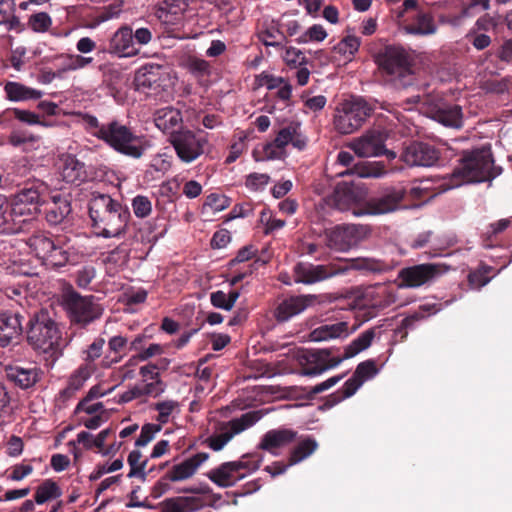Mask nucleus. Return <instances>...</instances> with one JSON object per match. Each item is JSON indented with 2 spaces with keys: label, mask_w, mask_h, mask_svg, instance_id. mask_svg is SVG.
Here are the masks:
<instances>
[{
  "label": "nucleus",
  "mask_w": 512,
  "mask_h": 512,
  "mask_svg": "<svg viewBox=\"0 0 512 512\" xmlns=\"http://www.w3.org/2000/svg\"><path fill=\"white\" fill-rule=\"evenodd\" d=\"M386 268L384 262L375 258L358 257L344 258L335 263L314 265L311 263H298L294 266V280L296 283L314 284L328 278L344 275L351 270L364 273L382 272Z\"/></svg>",
  "instance_id": "1"
},
{
  "label": "nucleus",
  "mask_w": 512,
  "mask_h": 512,
  "mask_svg": "<svg viewBox=\"0 0 512 512\" xmlns=\"http://www.w3.org/2000/svg\"><path fill=\"white\" fill-rule=\"evenodd\" d=\"M89 215L98 234L104 238L118 237L130 219L128 208L108 194L94 193L89 201Z\"/></svg>",
  "instance_id": "2"
},
{
  "label": "nucleus",
  "mask_w": 512,
  "mask_h": 512,
  "mask_svg": "<svg viewBox=\"0 0 512 512\" xmlns=\"http://www.w3.org/2000/svg\"><path fill=\"white\" fill-rule=\"evenodd\" d=\"M502 173V168L494 165L490 148H481L466 154L450 176L452 182L464 183L491 181Z\"/></svg>",
  "instance_id": "3"
},
{
  "label": "nucleus",
  "mask_w": 512,
  "mask_h": 512,
  "mask_svg": "<svg viewBox=\"0 0 512 512\" xmlns=\"http://www.w3.org/2000/svg\"><path fill=\"white\" fill-rule=\"evenodd\" d=\"M101 140L115 151L138 159L150 147L144 136L136 135L132 129L117 120L106 123V130L101 132Z\"/></svg>",
  "instance_id": "4"
},
{
  "label": "nucleus",
  "mask_w": 512,
  "mask_h": 512,
  "mask_svg": "<svg viewBox=\"0 0 512 512\" xmlns=\"http://www.w3.org/2000/svg\"><path fill=\"white\" fill-rule=\"evenodd\" d=\"M373 107L362 97L341 100L334 109L333 127L341 135L359 130L371 116Z\"/></svg>",
  "instance_id": "5"
},
{
  "label": "nucleus",
  "mask_w": 512,
  "mask_h": 512,
  "mask_svg": "<svg viewBox=\"0 0 512 512\" xmlns=\"http://www.w3.org/2000/svg\"><path fill=\"white\" fill-rule=\"evenodd\" d=\"M375 62L382 71L392 76L395 85L407 87L413 83L411 60L403 48L386 46L375 55Z\"/></svg>",
  "instance_id": "6"
},
{
  "label": "nucleus",
  "mask_w": 512,
  "mask_h": 512,
  "mask_svg": "<svg viewBox=\"0 0 512 512\" xmlns=\"http://www.w3.org/2000/svg\"><path fill=\"white\" fill-rule=\"evenodd\" d=\"M407 102L419 105L423 113L444 126L453 128L462 126V108L459 105L445 103L439 95H416L409 98Z\"/></svg>",
  "instance_id": "7"
},
{
  "label": "nucleus",
  "mask_w": 512,
  "mask_h": 512,
  "mask_svg": "<svg viewBox=\"0 0 512 512\" xmlns=\"http://www.w3.org/2000/svg\"><path fill=\"white\" fill-rule=\"evenodd\" d=\"M261 417L260 411H249L229 421L218 422L214 433L206 439L207 446L213 451L222 450L236 435L255 425Z\"/></svg>",
  "instance_id": "8"
},
{
  "label": "nucleus",
  "mask_w": 512,
  "mask_h": 512,
  "mask_svg": "<svg viewBox=\"0 0 512 512\" xmlns=\"http://www.w3.org/2000/svg\"><path fill=\"white\" fill-rule=\"evenodd\" d=\"M27 338L34 349L44 353L57 345L60 338L59 330L48 311L40 310L30 319Z\"/></svg>",
  "instance_id": "9"
},
{
  "label": "nucleus",
  "mask_w": 512,
  "mask_h": 512,
  "mask_svg": "<svg viewBox=\"0 0 512 512\" xmlns=\"http://www.w3.org/2000/svg\"><path fill=\"white\" fill-rule=\"evenodd\" d=\"M262 459L244 455L240 460L225 462L208 473V478L222 488L232 487L236 482L256 471Z\"/></svg>",
  "instance_id": "10"
},
{
  "label": "nucleus",
  "mask_w": 512,
  "mask_h": 512,
  "mask_svg": "<svg viewBox=\"0 0 512 512\" xmlns=\"http://www.w3.org/2000/svg\"><path fill=\"white\" fill-rule=\"evenodd\" d=\"M369 229L363 225H338L326 231V245L337 252H347L364 241Z\"/></svg>",
  "instance_id": "11"
},
{
  "label": "nucleus",
  "mask_w": 512,
  "mask_h": 512,
  "mask_svg": "<svg viewBox=\"0 0 512 512\" xmlns=\"http://www.w3.org/2000/svg\"><path fill=\"white\" fill-rule=\"evenodd\" d=\"M65 306L71 322L82 326L96 320L103 312L94 296H81L75 292L66 296Z\"/></svg>",
  "instance_id": "12"
},
{
  "label": "nucleus",
  "mask_w": 512,
  "mask_h": 512,
  "mask_svg": "<svg viewBox=\"0 0 512 512\" xmlns=\"http://www.w3.org/2000/svg\"><path fill=\"white\" fill-rule=\"evenodd\" d=\"M297 358L302 367V374L306 376L321 375L343 362V358H340V355H333L330 349L303 350Z\"/></svg>",
  "instance_id": "13"
},
{
  "label": "nucleus",
  "mask_w": 512,
  "mask_h": 512,
  "mask_svg": "<svg viewBox=\"0 0 512 512\" xmlns=\"http://www.w3.org/2000/svg\"><path fill=\"white\" fill-rule=\"evenodd\" d=\"M386 133L380 129H370L354 138L348 147L359 157L369 158L387 155L395 158V153L385 148Z\"/></svg>",
  "instance_id": "14"
},
{
  "label": "nucleus",
  "mask_w": 512,
  "mask_h": 512,
  "mask_svg": "<svg viewBox=\"0 0 512 512\" xmlns=\"http://www.w3.org/2000/svg\"><path fill=\"white\" fill-rule=\"evenodd\" d=\"M171 81L170 70L167 66L148 63L140 67L134 77V85L138 91L148 92L165 89Z\"/></svg>",
  "instance_id": "15"
},
{
  "label": "nucleus",
  "mask_w": 512,
  "mask_h": 512,
  "mask_svg": "<svg viewBox=\"0 0 512 512\" xmlns=\"http://www.w3.org/2000/svg\"><path fill=\"white\" fill-rule=\"evenodd\" d=\"M170 143L181 161L191 163L204 153L207 139L184 129L174 134Z\"/></svg>",
  "instance_id": "16"
},
{
  "label": "nucleus",
  "mask_w": 512,
  "mask_h": 512,
  "mask_svg": "<svg viewBox=\"0 0 512 512\" xmlns=\"http://www.w3.org/2000/svg\"><path fill=\"white\" fill-rule=\"evenodd\" d=\"M306 143V138L301 133L300 123L292 122L279 130L274 141L265 145L264 152L268 159H276L282 156L283 150L288 144L302 150Z\"/></svg>",
  "instance_id": "17"
},
{
  "label": "nucleus",
  "mask_w": 512,
  "mask_h": 512,
  "mask_svg": "<svg viewBox=\"0 0 512 512\" xmlns=\"http://www.w3.org/2000/svg\"><path fill=\"white\" fill-rule=\"evenodd\" d=\"M208 457V453L200 452L173 465L156 484L155 489H165L168 482H180L191 478Z\"/></svg>",
  "instance_id": "18"
},
{
  "label": "nucleus",
  "mask_w": 512,
  "mask_h": 512,
  "mask_svg": "<svg viewBox=\"0 0 512 512\" xmlns=\"http://www.w3.org/2000/svg\"><path fill=\"white\" fill-rule=\"evenodd\" d=\"M377 374L378 369L374 360H366L359 363L352 377L344 383L341 390L331 396L333 398V402L339 403L342 400L353 396L365 381L372 379Z\"/></svg>",
  "instance_id": "19"
},
{
  "label": "nucleus",
  "mask_w": 512,
  "mask_h": 512,
  "mask_svg": "<svg viewBox=\"0 0 512 512\" xmlns=\"http://www.w3.org/2000/svg\"><path fill=\"white\" fill-rule=\"evenodd\" d=\"M446 271L447 267L442 264H419L402 269L399 277L405 286L414 288L434 280Z\"/></svg>",
  "instance_id": "20"
},
{
  "label": "nucleus",
  "mask_w": 512,
  "mask_h": 512,
  "mask_svg": "<svg viewBox=\"0 0 512 512\" xmlns=\"http://www.w3.org/2000/svg\"><path fill=\"white\" fill-rule=\"evenodd\" d=\"M457 187H459V181L452 182L449 175L441 177L435 176L413 182L408 193L413 199H431L438 194Z\"/></svg>",
  "instance_id": "21"
},
{
  "label": "nucleus",
  "mask_w": 512,
  "mask_h": 512,
  "mask_svg": "<svg viewBox=\"0 0 512 512\" xmlns=\"http://www.w3.org/2000/svg\"><path fill=\"white\" fill-rule=\"evenodd\" d=\"M7 379L21 389L33 387L42 376V370L33 363L5 366Z\"/></svg>",
  "instance_id": "22"
},
{
  "label": "nucleus",
  "mask_w": 512,
  "mask_h": 512,
  "mask_svg": "<svg viewBox=\"0 0 512 512\" xmlns=\"http://www.w3.org/2000/svg\"><path fill=\"white\" fill-rule=\"evenodd\" d=\"M402 160L409 166H432L439 159V152L431 145L413 142L405 147Z\"/></svg>",
  "instance_id": "23"
},
{
  "label": "nucleus",
  "mask_w": 512,
  "mask_h": 512,
  "mask_svg": "<svg viewBox=\"0 0 512 512\" xmlns=\"http://www.w3.org/2000/svg\"><path fill=\"white\" fill-rule=\"evenodd\" d=\"M315 301V295H299L289 297L279 303L274 311V317L278 322H286L292 317L303 312L307 307L314 304Z\"/></svg>",
  "instance_id": "24"
},
{
  "label": "nucleus",
  "mask_w": 512,
  "mask_h": 512,
  "mask_svg": "<svg viewBox=\"0 0 512 512\" xmlns=\"http://www.w3.org/2000/svg\"><path fill=\"white\" fill-rule=\"evenodd\" d=\"M405 192L401 189H389L379 196L371 198L367 202L370 214H385L396 211L401 207Z\"/></svg>",
  "instance_id": "25"
},
{
  "label": "nucleus",
  "mask_w": 512,
  "mask_h": 512,
  "mask_svg": "<svg viewBox=\"0 0 512 512\" xmlns=\"http://www.w3.org/2000/svg\"><path fill=\"white\" fill-rule=\"evenodd\" d=\"M297 432L288 428L272 429L267 431L259 443V448L278 455V450L294 442Z\"/></svg>",
  "instance_id": "26"
},
{
  "label": "nucleus",
  "mask_w": 512,
  "mask_h": 512,
  "mask_svg": "<svg viewBox=\"0 0 512 512\" xmlns=\"http://www.w3.org/2000/svg\"><path fill=\"white\" fill-rule=\"evenodd\" d=\"M111 53L120 57H133L139 53V47L135 46L133 30L129 26L120 27L112 36L109 44Z\"/></svg>",
  "instance_id": "27"
},
{
  "label": "nucleus",
  "mask_w": 512,
  "mask_h": 512,
  "mask_svg": "<svg viewBox=\"0 0 512 512\" xmlns=\"http://www.w3.org/2000/svg\"><path fill=\"white\" fill-rule=\"evenodd\" d=\"M154 123L156 127L165 134L170 135V139L182 129V114L180 110L174 107H163L154 114Z\"/></svg>",
  "instance_id": "28"
},
{
  "label": "nucleus",
  "mask_w": 512,
  "mask_h": 512,
  "mask_svg": "<svg viewBox=\"0 0 512 512\" xmlns=\"http://www.w3.org/2000/svg\"><path fill=\"white\" fill-rule=\"evenodd\" d=\"M72 211L71 203L66 196L52 195L46 203L45 219L49 225L56 226L65 222Z\"/></svg>",
  "instance_id": "29"
},
{
  "label": "nucleus",
  "mask_w": 512,
  "mask_h": 512,
  "mask_svg": "<svg viewBox=\"0 0 512 512\" xmlns=\"http://www.w3.org/2000/svg\"><path fill=\"white\" fill-rule=\"evenodd\" d=\"M60 162V175L66 183L79 185L87 179L85 164L75 156L64 155Z\"/></svg>",
  "instance_id": "30"
},
{
  "label": "nucleus",
  "mask_w": 512,
  "mask_h": 512,
  "mask_svg": "<svg viewBox=\"0 0 512 512\" xmlns=\"http://www.w3.org/2000/svg\"><path fill=\"white\" fill-rule=\"evenodd\" d=\"M21 333L22 324L18 314L9 311L0 313V346H8L18 339Z\"/></svg>",
  "instance_id": "31"
},
{
  "label": "nucleus",
  "mask_w": 512,
  "mask_h": 512,
  "mask_svg": "<svg viewBox=\"0 0 512 512\" xmlns=\"http://www.w3.org/2000/svg\"><path fill=\"white\" fill-rule=\"evenodd\" d=\"M358 326H354L349 331L348 323L341 321L333 324H325L315 328L310 333V339L314 342L327 341L335 338L347 337L351 332H354Z\"/></svg>",
  "instance_id": "32"
},
{
  "label": "nucleus",
  "mask_w": 512,
  "mask_h": 512,
  "mask_svg": "<svg viewBox=\"0 0 512 512\" xmlns=\"http://www.w3.org/2000/svg\"><path fill=\"white\" fill-rule=\"evenodd\" d=\"M186 0H163L156 11L157 18L164 24H176L187 9Z\"/></svg>",
  "instance_id": "33"
},
{
  "label": "nucleus",
  "mask_w": 512,
  "mask_h": 512,
  "mask_svg": "<svg viewBox=\"0 0 512 512\" xmlns=\"http://www.w3.org/2000/svg\"><path fill=\"white\" fill-rule=\"evenodd\" d=\"M55 62L58 75L63 77L68 72L86 68L93 62V58L80 54L62 53L55 57Z\"/></svg>",
  "instance_id": "34"
},
{
  "label": "nucleus",
  "mask_w": 512,
  "mask_h": 512,
  "mask_svg": "<svg viewBox=\"0 0 512 512\" xmlns=\"http://www.w3.org/2000/svg\"><path fill=\"white\" fill-rule=\"evenodd\" d=\"M95 371L88 365H80L69 377L67 386L60 391V397L66 401L72 398Z\"/></svg>",
  "instance_id": "35"
},
{
  "label": "nucleus",
  "mask_w": 512,
  "mask_h": 512,
  "mask_svg": "<svg viewBox=\"0 0 512 512\" xmlns=\"http://www.w3.org/2000/svg\"><path fill=\"white\" fill-rule=\"evenodd\" d=\"M404 29L408 34L426 36L436 33L437 25L430 13L418 11Z\"/></svg>",
  "instance_id": "36"
},
{
  "label": "nucleus",
  "mask_w": 512,
  "mask_h": 512,
  "mask_svg": "<svg viewBox=\"0 0 512 512\" xmlns=\"http://www.w3.org/2000/svg\"><path fill=\"white\" fill-rule=\"evenodd\" d=\"M6 98L11 102H22L28 100H37L43 96V92L19 82L8 81L4 86Z\"/></svg>",
  "instance_id": "37"
},
{
  "label": "nucleus",
  "mask_w": 512,
  "mask_h": 512,
  "mask_svg": "<svg viewBox=\"0 0 512 512\" xmlns=\"http://www.w3.org/2000/svg\"><path fill=\"white\" fill-rule=\"evenodd\" d=\"M46 191V186L40 182H33L19 190L13 198L28 204L38 213L39 205L42 203V195Z\"/></svg>",
  "instance_id": "38"
},
{
  "label": "nucleus",
  "mask_w": 512,
  "mask_h": 512,
  "mask_svg": "<svg viewBox=\"0 0 512 512\" xmlns=\"http://www.w3.org/2000/svg\"><path fill=\"white\" fill-rule=\"evenodd\" d=\"M201 506L202 501L198 497L179 496L165 500L161 512H194Z\"/></svg>",
  "instance_id": "39"
},
{
  "label": "nucleus",
  "mask_w": 512,
  "mask_h": 512,
  "mask_svg": "<svg viewBox=\"0 0 512 512\" xmlns=\"http://www.w3.org/2000/svg\"><path fill=\"white\" fill-rule=\"evenodd\" d=\"M357 175L360 178H381L386 174L385 166L382 162H362L354 165L351 169L340 172L339 176Z\"/></svg>",
  "instance_id": "40"
},
{
  "label": "nucleus",
  "mask_w": 512,
  "mask_h": 512,
  "mask_svg": "<svg viewBox=\"0 0 512 512\" xmlns=\"http://www.w3.org/2000/svg\"><path fill=\"white\" fill-rule=\"evenodd\" d=\"M376 335V329L370 328L362 332L356 339H354L349 345H347L344 349V354L340 356L343 358V361L346 359H350L360 352L368 349Z\"/></svg>",
  "instance_id": "41"
},
{
  "label": "nucleus",
  "mask_w": 512,
  "mask_h": 512,
  "mask_svg": "<svg viewBox=\"0 0 512 512\" xmlns=\"http://www.w3.org/2000/svg\"><path fill=\"white\" fill-rule=\"evenodd\" d=\"M318 448L317 441L312 437L300 438L297 445L291 450L289 465H295L312 455Z\"/></svg>",
  "instance_id": "42"
},
{
  "label": "nucleus",
  "mask_w": 512,
  "mask_h": 512,
  "mask_svg": "<svg viewBox=\"0 0 512 512\" xmlns=\"http://www.w3.org/2000/svg\"><path fill=\"white\" fill-rule=\"evenodd\" d=\"M367 296L373 299L372 305L377 308H385L396 303L395 290L388 285H377L367 292Z\"/></svg>",
  "instance_id": "43"
},
{
  "label": "nucleus",
  "mask_w": 512,
  "mask_h": 512,
  "mask_svg": "<svg viewBox=\"0 0 512 512\" xmlns=\"http://www.w3.org/2000/svg\"><path fill=\"white\" fill-rule=\"evenodd\" d=\"M9 211L12 221L17 223L20 229L22 228V223H25L28 218H32L37 214L28 204H24V202L15 198H12V202L9 204Z\"/></svg>",
  "instance_id": "44"
},
{
  "label": "nucleus",
  "mask_w": 512,
  "mask_h": 512,
  "mask_svg": "<svg viewBox=\"0 0 512 512\" xmlns=\"http://www.w3.org/2000/svg\"><path fill=\"white\" fill-rule=\"evenodd\" d=\"M56 243L45 235H35L29 239V246L32 251L35 253L37 258L42 260V262L46 259V256L54 249Z\"/></svg>",
  "instance_id": "45"
},
{
  "label": "nucleus",
  "mask_w": 512,
  "mask_h": 512,
  "mask_svg": "<svg viewBox=\"0 0 512 512\" xmlns=\"http://www.w3.org/2000/svg\"><path fill=\"white\" fill-rule=\"evenodd\" d=\"M20 231V226L11 219L9 203L0 195V234H14Z\"/></svg>",
  "instance_id": "46"
},
{
  "label": "nucleus",
  "mask_w": 512,
  "mask_h": 512,
  "mask_svg": "<svg viewBox=\"0 0 512 512\" xmlns=\"http://www.w3.org/2000/svg\"><path fill=\"white\" fill-rule=\"evenodd\" d=\"M154 409L158 412L156 420L162 424L169 422V420L180 413L179 402L175 400H164L157 402Z\"/></svg>",
  "instance_id": "47"
},
{
  "label": "nucleus",
  "mask_w": 512,
  "mask_h": 512,
  "mask_svg": "<svg viewBox=\"0 0 512 512\" xmlns=\"http://www.w3.org/2000/svg\"><path fill=\"white\" fill-rule=\"evenodd\" d=\"M239 296L240 293L236 290L229 293L218 290L211 293L210 301L214 307L229 311L233 308Z\"/></svg>",
  "instance_id": "48"
},
{
  "label": "nucleus",
  "mask_w": 512,
  "mask_h": 512,
  "mask_svg": "<svg viewBox=\"0 0 512 512\" xmlns=\"http://www.w3.org/2000/svg\"><path fill=\"white\" fill-rule=\"evenodd\" d=\"M105 340L102 337L96 338L85 350L82 351V359L84 363L82 365H88L96 371L95 360L99 359L103 353V347Z\"/></svg>",
  "instance_id": "49"
},
{
  "label": "nucleus",
  "mask_w": 512,
  "mask_h": 512,
  "mask_svg": "<svg viewBox=\"0 0 512 512\" xmlns=\"http://www.w3.org/2000/svg\"><path fill=\"white\" fill-rule=\"evenodd\" d=\"M127 462L130 466V472L128 473L129 478L139 477L145 479L148 460H142V454L139 450L131 451L128 455Z\"/></svg>",
  "instance_id": "50"
},
{
  "label": "nucleus",
  "mask_w": 512,
  "mask_h": 512,
  "mask_svg": "<svg viewBox=\"0 0 512 512\" xmlns=\"http://www.w3.org/2000/svg\"><path fill=\"white\" fill-rule=\"evenodd\" d=\"M61 495L57 484L51 480L44 481L36 490L35 502L37 504H43L46 501L57 498Z\"/></svg>",
  "instance_id": "51"
},
{
  "label": "nucleus",
  "mask_w": 512,
  "mask_h": 512,
  "mask_svg": "<svg viewBox=\"0 0 512 512\" xmlns=\"http://www.w3.org/2000/svg\"><path fill=\"white\" fill-rule=\"evenodd\" d=\"M28 26L36 33H45L52 26V19L46 12L35 13L29 17Z\"/></svg>",
  "instance_id": "52"
},
{
  "label": "nucleus",
  "mask_w": 512,
  "mask_h": 512,
  "mask_svg": "<svg viewBox=\"0 0 512 512\" xmlns=\"http://www.w3.org/2000/svg\"><path fill=\"white\" fill-rule=\"evenodd\" d=\"M355 201L353 191L346 186L338 185L334 192V203L339 210H346Z\"/></svg>",
  "instance_id": "53"
},
{
  "label": "nucleus",
  "mask_w": 512,
  "mask_h": 512,
  "mask_svg": "<svg viewBox=\"0 0 512 512\" xmlns=\"http://www.w3.org/2000/svg\"><path fill=\"white\" fill-rule=\"evenodd\" d=\"M326 37L327 32L325 28L320 24H314L299 36L297 42L301 44H306L309 42H322Z\"/></svg>",
  "instance_id": "54"
},
{
  "label": "nucleus",
  "mask_w": 512,
  "mask_h": 512,
  "mask_svg": "<svg viewBox=\"0 0 512 512\" xmlns=\"http://www.w3.org/2000/svg\"><path fill=\"white\" fill-rule=\"evenodd\" d=\"M360 39L354 35L344 37L335 47L336 51L349 58L353 57L360 47Z\"/></svg>",
  "instance_id": "55"
},
{
  "label": "nucleus",
  "mask_w": 512,
  "mask_h": 512,
  "mask_svg": "<svg viewBox=\"0 0 512 512\" xmlns=\"http://www.w3.org/2000/svg\"><path fill=\"white\" fill-rule=\"evenodd\" d=\"M67 262L68 252L63 247L56 244L54 249L46 256L43 264L48 267L58 268L64 266Z\"/></svg>",
  "instance_id": "56"
},
{
  "label": "nucleus",
  "mask_w": 512,
  "mask_h": 512,
  "mask_svg": "<svg viewBox=\"0 0 512 512\" xmlns=\"http://www.w3.org/2000/svg\"><path fill=\"white\" fill-rule=\"evenodd\" d=\"M132 209L136 217L146 218L152 212V203L147 196L137 195L132 199Z\"/></svg>",
  "instance_id": "57"
},
{
  "label": "nucleus",
  "mask_w": 512,
  "mask_h": 512,
  "mask_svg": "<svg viewBox=\"0 0 512 512\" xmlns=\"http://www.w3.org/2000/svg\"><path fill=\"white\" fill-rule=\"evenodd\" d=\"M477 7H480L481 10H488L490 8V0H471L470 3L454 17V22L460 23L463 19L474 16Z\"/></svg>",
  "instance_id": "58"
},
{
  "label": "nucleus",
  "mask_w": 512,
  "mask_h": 512,
  "mask_svg": "<svg viewBox=\"0 0 512 512\" xmlns=\"http://www.w3.org/2000/svg\"><path fill=\"white\" fill-rule=\"evenodd\" d=\"M283 60L288 66L294 68L304 66L308 62L304 53L295 47H288L285 49Z\"/></svg>",
  "instance_id": "59"
},
{
  "label": "nucleus",
  "mask_w": 512,
  "mask_h": 512,
  "mask_svg": "<svg viewBox=\"0 0 512 512\" xmlns=\"http://www.w3.org/2000/svg\"><path fill=\"white\" fill-rule=\"evenodd\" d=\"M269 181L270 176L266 173H251L246 177L245 186L251 191H261Z\"/></svg>",
  "instance_id": "60"
},
{
  "label": "nucleus",
  "mask_w": 512,
  "mask_h": 512,
  "mask_svg": "<svg viewBox=\"0 0 512 512\" xmlns=\"http://www.w3.org/2000/svg\"><path fill=\"white\" fill-rule=\"evenodd\" d=\"M38 140V136H35L26 131H13L8 138L9 144H11L14 147H19L27 143H34Z\"/></svg>",
  "instance_id": "61"
},
{
  "label": "nucleus",
  "mask_w": 512,
  "mask_h": 512,
  "mask_svg": "<svg viewBox=\"0 0 512 512\" xmlns=\"http://www.w3.org/2000/svg\"><path fill=\"white\" fill-rule=\"evenodd\" d=\"M159 431L160 426L155 424H145L141 429L140 435L135 441V445L137 447L146 446L154 438L155 434Z\"/></svg>",
  "instance_id": "62"
},
{
  "label": "nucleus",
  "mask_w": 512,
  "mask_h": 512,
  "mask_svg": "<svg viewBox=\"0 0 512 512\" xmlns=\"http://www.w3.org/2000/svg\"><path fill=\"white\" fill-rule=\"evenodd\" d=\"M14 117L24 123H27L29 125H42V126H48L47 123L42 122L39 118V116L31 111L28 110H22L19 108H14L12 110Z\"/></svg>",
  "instance_id": "63"
},
{
  "label": "nucleus",
  "mask_w": 512,
  "mask_h": 512,
  "mask_svg": "<svg viewBox=\"0 0 512 512\" xmlns=\"http://www.w3.org/2000/svg\"><path fill=\"white\" fill-rule=\"evenodd\" d=\"M83 120H84L86 129L88 130V132L91 135H93L94 137L101 140V138H102L101 132L106 130V123H100L98 121V119L92 115H85Z\"/></svg>",
  "instance_id": "64"
}]
</instances>
